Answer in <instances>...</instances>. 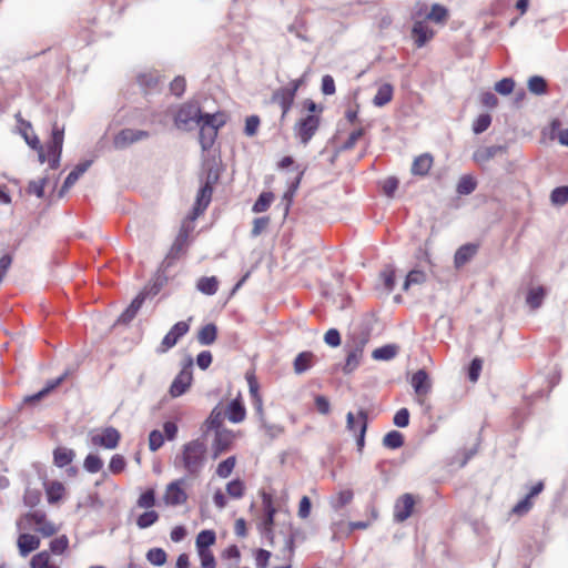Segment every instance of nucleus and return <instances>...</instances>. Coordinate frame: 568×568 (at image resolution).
<instances>
[{"instance_id":"nucleus-1","label":"nucleus","mask_w":568,"mask_h":568,"mask_svg":"<svg viewBox=\"0 0 568 568\" xmlns=\"http://www.w3.org/2000/svg\"><path fill=\"white\" fill-rule=\"evenodd\" d=\"M209 460L207 440L197 437L184 443L173 459V466L190 477H199Z\"/></svg>"},{"instance_id":"nucleus-2","label":"nucleus","mask_w":568,"mask_h":568,"mask_svg":"<svg viewBox=\"0 0 568 568\" xmlns=\"http://www.w3.org/2000/svg\"><path fill=\"white\" fill-rule=\"evenodd\" d=\"M19 530L34 529L43 537H50L58 531V527L48 519L43 510L36 509L22 515L17 520Z\"/></svg>"},{"instance_id":"nucleus-3","label":"nucleus","mask_w":568,"mask_h":568,"mask_svg":"<svg viewBox=\"0 0 568 568\" xmlns=\"http://www.w3.org/2000/svg\"><path fill=\"white\" fill-rule=\"evenodd\" d=\"M204 120L202 121L200 126V143L204 151L209 150L216 136L217 130L220 126L224 124L223 115L220 113H204Z\"/></svg>"},{"instance_id":"nucleus-4","label":"nucleus","mask_w":568,"mask_h":568,"mask_svg":"<svg viewBox=\"0 0 568 568\" xmlns=\"http://www.w3.org/2000/svg\"><path fill=\"white\" fill-rule=\"evenodd\" d=\"M203 118L204 114L196 103H185L179 109L174 122L179 129H189L190 124H201Z\"/></svg>"},{"instance_id":"nucleus-5","label":"nucleus","mask_w":568,"mask_h":568,"mask_svg":"<svg viewBox=\"0 0 568 568\" xmlns=\"http://www.w3.org/2000/svg\"><path fill=\"white\" fill-rule=\"evenodd\" d=\"M321 123L320 115L308 114L295 124V134L303 144H307Z\"/></svg>"},{"instance_id":"nucleus-6","label":"nucleus","mask_w":568,"mask_h":568,"mask_svg":"<svg viewBox=\"0 0 568 568\" xmlns=\"http://www.w3.org/2000/svg\"><path fill=\"white\" fill-rule=\"evenodd\" d=\"M183 478L173 480L170 484H168L162 497L166 506H180L186 503L187 494L183 488Z\"/></svg>"},{"instance_id":"nucleus-7","label":"nucleus","mask_w":568,"mask_h":568,"mask_svg":"<svg viewBox=\"0 0 568 568\" xmlns=\"http://www.w3.org/2000/svg\"><path fill=\"white\" fill-rule=\"evenodd\" d=\"M190 329V325L186 322H178L172 326L169 333L163 337L158 353L163 354L176 345L179 339L184 336Z\"/></svg>"},{"instance_id":"nucleus-8","label":"nucleus","mask_w":568,"mask_h":568,"mask_svg":"<svg viewBox=\"0 0 568 568\" xmlns=\"http://www.w3.org/2000/svg\"><path fill=\"white\" fill-rule=\"evenodd\" d=\"M410 385L417 396L419 404H423L425 397L430 393L432 379L425 369H418L410 379Z\"/></svg>"},{"instance_id":"nucleus-9","label":"nucleus","mask_w":568,"mask_h":568,"mask_svg":"<svg viewBox=\"0 0 568 568\" xmlns=\"http://www.w3.org/2000/svg\"><path fill=\"white\" fill-rule=\"evenodd\" d=\"M191 366L192 363L183 367L172 382L169 390L172 397L183 395L191 386L193 379Z\"/></svg>"},{"instance_id":"nucleus-10","label":"nucleus","mask_w":568,"mask_h":568,"mask_svg":"<svg viewBox=\"0 0 568 568\" xmlns=\"http://www.w3.org/2000/svg\"><path fill=\"white\" fill-rule=\"evenodd\" d=\"M149 136V132L143 130L123 129L113 139L115 149H125L134 142L141 141Z\"/></svg>"},{"instance_id":"nucleus-11","label":"nucleus","mask_w":568,"mask_h":568,"mask_svg":"<svg viewBox=\"0 0 568 568\" xmlns=\"http://www.w3.org/2000/svg\"><path fill=\"white\" fill-rule=\"evenodd\" d=\"M121 435L118 429L106 427L101 433L91 436V443L94 446L104 447L106 449H114L120 442Z\"/></svg>"},{"instance_id":"nucleus-12","label":"nucleus","mask_w":568,"mask_h":568,"mask_svg":"<svg viewBox=\"0 0 568 568\" xmlns=\"http://www.w3.org/2000/svg\"><path fill=\"white\" fill-rule=\"evenodd\" d=\"M415 499L410 494L400 496L394 506V519L397 523L405 521L413 513Z\"/></svg>"},{"instance_id":"nucleus-13","label":"nucleus","mask_w":568,"mask_h":568,"mask_svg":"<svg viewBox=\"0 0 568 568\" xmlns=\"http://www.w3.org/2000/svg\"><path fill=\"white\" fill-rule=\"evenodd\" d=\"M225 417L231 423H235V424L241 423L245 419L246 409L243 404L241 394H239L234 399H232L230 402V404L227 405V407L225 409Z\"/></svg>"},{"instance_id":"nucleus-14","label":"nucleus","mask_w":568,"mask_h":568,"mask_svg":"<svg viewBox=\"0 0 568 568\" xmlns=\"http://www.w3.org/2000/svg\"><path fill=\"white\" fill-rule=\"evenodd\" d=\"M192 231L193 227L189 223L182 224L180 232L170 250V255L172 257H178L181 253L185 252L189 245V236Z\"/></svg>"},{"instance_id":"nucleus-15","label":"nucleus","mask_w":568,"mask_h":568,"mask_svg":"<svg viewBox=\"0 0 568 568\" xmlns=\"http://www.w3.org/2000/svg\"><path fill=\"white\" fill-rule=\"evenodd\" d=\"M367 343V338L361 337L358 341L355 342V345L352 351H349L346 363L344 366L345 373L353 372L361 363L362 356H363V349Z\"/></svg>"},{"instance_id":"nucleus-16","label":"nucleus","mask_w":568,"mask_h":568,"mask_svg":"<svg viewBox=\"0 0 568 568\" xmlns=\"http://www.w3.org/2000/svg\"><path fill=\"white\" fill-rule=\"evenodd\" d=\"M234 440V434L229 429H217L213 443V454L216 458L220 454L230 449Z\"/></svg>"},{"instance_id":"nucleus-17","label":"nucleus","mask_w":568,"mask_h":568,"mask_svg":"<svg viewBox=\"0 0 568 568\" xmlns=\"http://www.w3.org/2000/svg\"><path fill=\"white\" fill-rule=\"evenodd\" d=\"M295 95L293 90L280 88L272 95V101L277 103L282 109V118H284L293 105Z\"/></svg>"},{"instance_id":"nucleus-18","label":"nucleus","mask_w":568,"mask_h":568,"mask_svg":"<svg viewBox=\"0 0 568 568\" xmlns=\"http://www.w3.org/2000/svg\"><path fill=\"white\" fill-rule=\"evenodd\" d=\"M412 34L415 44L422 48L434 37V31L428 27L425 21H416L413 26Z\"/></svg>"},{"instance_id":"nucleus-19","label":"nucleus","mask_w":568,"mask_h":568,"mask_svg":"<svg viewBox=\"0 0 568 568\" xmlns=\"http://www.w3.org/2000/svg\"><path fill=\"white\" fill-rule=\"evenodd\" d=\"M212 196V187L206 182L199 191L196 196V203L193 210V215L191 220H195L203 211L207 207Z\"/></svg>"},{"instance_id":"nucleus-20","label":"nucleus","mask_w":568,"mask_h":568,"mask_svg":"<svg viewBox=\"0 0 568 568\" xmlns=\"http://www.w3.org/2000/svg\"><path fill=\"white\" fill-rule=\"evenodd\" d=\"M64 139V129H60L57 124L52 128V136L47 145L48 156L61 155Z\"/></svg>"},{"instance_id":"nucleus-21","label":"nucleus","mask_w":568,"mask_h":568,"mask_svg":"<svg viewBox=\"0 0 568 568\" xmlns=\"http://www.w3.org/2000/svg\"><path fill=\"white\" fill-rule=\"evenodd\" d=\"M19 554L22 557H27L31 551L36 550L40 546V539L31 534H21L17 540Z\"/></svg>"},{"instance_id":"nucleus-22","label":"nucleus","mask_w":568,"mask_h":568,"mask_svg":"<svg viewBox=\"0 0 568 568\" xmlns=\"http://www.w3.org/2000/svg\"><path fill=\"white\" fill-rule=\"evenodd\" d=\"M505 150L501 145L480 146L474 152L473 160L478 164H485Z\"/></svg>"},{"instance_id":"nucleus-23","label":"nucleus","mask_w":568,"mask_h":568,"mask_svg":"<svg viewBox=\"0 0 568 568\" xmlns=\"http://www.w3.org/2000/svg\"><path fill=\"white\" fill-rule=\"evenodd\" d=\"M91 165V162L90 161H85L83 163H80L75 166V169L73 171H71L69 173V175L67 176L61 190H60V196H63V194L65 192H68V190L74 185V183L79 180V178L89 169V166Z\"/></svg>"},{"instance_id":"nucleus-24","label":"nucleus","mask_w":568,"mask_h":568,"mask_svg":"<svg viewBox=\"0 0 568 568\" xmlns=\"http://www.w3.org/2000/svg\"><path fill=\"white\" fill-rule=\"evenodd\" d=\"M477 252V246L473 244H465L460 246L454 256V263L457 268L469 262Z\"/></svg>"},{"instance_id":"nucleus-25","label":"nucleus","mask_w":568,"mask_h":568,"mask_svg":"<svg viewBox=\"0 0 568 568\" xmlns=\"http://www.w3.org/2000/svg\"><path fill=\"white\" fill-rule=\"evenodd\" d=\"M433 165V156L428 153L417 156L412 165V173L414 175H426Z\"/></svg>"},{"instance_id":"nucleus-26","label":"nucleus","mask_w":568,"mask_h":568,"mask_svg":"<svg viewBox=\"0 0 568 568\" xmlns=\"http://www.w3.org/2000/svg\"><path fill=\"white\" fill-rule=\"evenodd\" d=\"M314 364V354L312 352H302L294 359V372L303 374Z\"/></svg>"},{"instance_id":"nucleus-27","label":"nucleus","mask_w":568,"mask_h":568,"mask_svg":"<svg viewBox=\"0 0 568 568\" xmlns=\"http://www.w3.org/2000/svg\"><path fill=\"white\" fill-rule=\"evenodd\" d=\"M393 94H394V88L392 84L389 83H384L382 84L374 99H373V103L375 106H384L386 105L387 103H389L393 99Z\"/></svg>"},{"instance_id":"nucleus-28","label":"nucleus","mask_w":568,"mask_h":568,"mask_svg":"<svg viewBox=\"0 0 568 568\" xmlns=\"http://www.w3.org/2000/svg\"><path fill=\"white\" fill-rule=\"evenodd\" d=\"M196 288L205 295H214L219 288V280L216 276L201 277L196 283Z\"/></svg>"},{"instance_id":"nucleus-29","label":"nucleus","mask_w":568,"mask_h":568,"mask_svg":"<svg viewBox=\"0 0 568 568\" xmlns=\"http://www.w3.org/2000/svg\"><path fill=\"white\" fill-rule=\"evenodd\" d=\"M217 336V327L210 323L203 326L197 333V341L202 345H211Z\"/></svg>"},{"instance_id":"nucleus-30","label":"nucleus","mask_w":568,"mask_h":568,"mask_svg":"<svg viewBox=\"0 0 568 568\" xmlns=\"http://www.w3.org/2000/svg\"><path fill=\"white\" fill-rule=\"evenodd\" d=\"M215 540H216V535L213 530H209V529L202 530L196 536L195 545H196L197 551L210 550L209 547L214 545Z\"/></svg>"},{"instance_id":"nucleus-31","label":"nucleus","mask_w":568,"mask_h":568,"mask_svg":"<svg viewBox=\"0 0 568 568\" xmlns=\"http://www.w3.org/2000/svg\"><path fill=\"white\" fill-rule=\"evenodd\" d=\"M64 376L65 375H62V376L58 377L57 379H53V381L49 382L47 384V386L43 389H41L40 392H38L37 394L27 396L24 398V403H37V402H39L40 399L45 397L51 390H53L55 387H58L63 382Z\"/></svg>"},{"instance_id":"nucleus-32","label":"nucleus","mask_w":568,"mask_h":568,"mask_svg":"<svg viewBox=\"0 0 568 568\" xmlns=\"http://www.w3.org/2000/svg\"><path fill=\"white\" fill-rule=\"evenodd\" d=\"M54 464L58 467H64L69 465L74 458V452L65 447H59L53 453Z\"/></svg>"},{"instance_id":"nucleus-33","label":"nucleus","mask_w":568,"mask_h":568,"mask_svg":"<svg viewBox=\"0 0 568 568\" xmlns=\"http://www.w3.org/2000/svg\"><path fill=\"white\" fill-rule=\"evenodd\" d=\"M31 568H60L55 564L51 561L50 555L48 551H41L34 555L30 561Z\"/></svg>"},{"instance_id":"nucleus-34","label":"nucleus","mask_w":568,"mask_h":568,"mask_svg":"<svg viewBox=\"0 0 568 568\" xmlns=\"http://www.w3.org/2000/svg\"><path fill=\"white\" fill-rule=\"evenodd\" d=\"M49 504H55L64 494V486L60 481H52L45 489Z\"/></svg>"},{"instance_id":"nucleus-35","label":"nucleus","mask_w":568,"mask_h":568,"mask_svg":"<svg viewBox=\"0 0 568 568\" xmlns=\"http://www.w3.org/2000/svg\"><path fill=\"white\" fill-rule=\"evenodd\" d=\"M545 295L546 291L544 287L531 288L527 294L526 302L532 310H536L542 304Z\"/></svg>"},{"instance_id":"nucleus-36","label":"nucleus","mask_w":568,"mask_h":568,"mask_svg":"<svg viewBox=\"0 0 568 568\" xmlns=\"http://www.w3.org/2000/svg\"><path fill=\"white\" fill-rule=\"evenodd\" d=\"M404 444V436L397 430L388 432L383 438V445L390 449H397Z\"/></svg>"},{"instance_id":"nucleus-37","label":"nucleus","mask_w":568,"mask_h":568,"mask_svg":"<svg viewBox=\"0 0 568 568\" xmlns=\"http://www.w3.org/2000/svg\"><path fill=\"white\" fill-rule=\"evenodd\" d=\"M477 183L470 175H463L457 184V193L460 195H468L475 191Z\"/></svg>"},{"instance_id":"nucleus-38","label":"nucleus","mask_w":568,"mask_h":568,"mask_svg":"<svg viewBox=\"0 0 568 568\" xmlns=\"http://www.w3.org/2000/svg\"><path fill=\"white\" fill-rule=\"evenodd\" d=\"M397 351L398 348L395 345H385L376 348L372 356L376 361H389L396 356Z\"/></svg>"},{"instance_id":"nucleus-39","label":"nucleus","mask_w":568,"mask_h":568,"mask_svg":"<svg viewBox=\"0 0 568 568\" xmlns=\"http://www.w3.org/2000/svg\"><path fill=\"white\" fill-rule=\"evenodd\" d=\"M245 489H246V487H245L244 481L239 478L231 480L226 485L227 495L231 498H235V499L242 498L245 494Z\"/></svg>"},{"instance_id":"nucleus-40","label":"nucleus","mask_w":568,"mask_h":568,"mask_svg":"<svg viewBox=\"0 0 568 568\" xmlns=\"http://www.w3.org/2000/svg\"><path fill=\"white\" fill-rule=\"evenodd\" d=\"M448 18V10L442 4L435 3L432 6L430 12L427 14V19L436 23H444Z\"/></svg>"},{"instance_id":"nucleus-41","label":"nucleus","mask_w":568,"mask_h":568,"mask_svg":"<svg viewBox=\"0 0 568 568\" xmlns=\"http://www.w3.org/2000/svg\"><path fill=\"white\" fill-rule=\"evenodd\" d=\"M235 464H236L235 456L227 457L226 459H224L223 462H221L217 465L216 470H215L216 475L221 478H227L232 474V471L235 467Z\"/></svg>"},{"instance_id":"nucleus-42","label":"nucleus","mask_w":568,"mask_h":568,"mask_svg":"<svg viewBox=\"0 0 568 568\" xmlns=\"http://www.w3.org/2000/svg\"><path fill=\"white\" fill-rule=\"evenodd\" d=\"M353 491L351 489L341 490L331 501L335 509H341L353 500Z\"/></svg>"},{"instance_id":"nucleus-43","label":"nucleus","mask_w":568,"mask_h":568,"mask_svg":"<svg viewBox=\"0 0 568 568\" xmlns=\"http://www.w3.org/2000/svg\"><path fill=\"white\" fill-rule=\"evenodd\" d=\"M159 514L155 510H148L141 514L136 519V525L141 529H145L156 523Z\"/></svg>"},{"instance_id":"nucleus-44","label":"nucleus","mask_w":568,"mask_h":568,"mask_svg":"<svg viewBox=\"0 0 568 568\" xmlns=\"http://www.w3.org/2000/svg\"><path fill=\"white\" fill-rule=\"evenodd\" d=\"M146 559L154 566H163L166 562V552L162 548H152L146 552Z\"/></svg>"},{"instance_id":"nucleus-45","label":"nucleus","mask_w":568,"mask_h":568,"mask_svg":"<svg viewBox=\"0 0 568 568\" xmlns=\"http://www.w3.org/2000/svg\"><path fill=\"white\" fill-rule=\"evenodd\" d=\"M273 199L274 195L271 192L262 193L253 205V212H265L270 207Z\"/></svg>"},{"instance_id":"nucleus-46","label":"nucleus","mask_w":568,"mask_h":568,"mask_svg":"<svg viewBox=\"0 0 568 568\" xmlns=\"http://www.w3.org/2000/svg\"><path fill=\"white\" fill-rule=\"evenodd\" d=\"M528 89L531 93L544 94L547 90V83L544 78L534 75L528 80Z\"/></svg>"},{"instance_id":"nucleus-47","label":"nucleus","mask_w":568,"mask_h":568,"mask_svg":"<svg viewBox=\"0 0 568 568\" xmlns=\"http://www.w3.org/2000/svg\"><path fill=\"white\" fill-rule=\"evenodd\" d=\"M426 281V274L419 270L410 271L404 282L403 288L407 291L413 284H422Z\"/></svg>"},{"instance_id":"nucleus-48","label":"nucleus","mask_w":568,"mask_h":568,"mask_svg":"<svg viewBox=\"0 0 568 568\" xmlns=\"http://www.w3.org/2000/svg\"><path fill=\"white\" fill-rule=\"evenodd\" d=\"M85 470L95 474L102 469L103 463L98 455L89 454L83 463Z\"/></svg>"},{"instance_id":"nucleus-49","label":"nucleus","mask_w":568,"mask_h":568,"mask_svg":"<svg viewBox=\"0 0 568 568\" xmlns=\"http://www.w3.org/2000/svg\"><path fill=\"white\" fill-rule=\"evenodd\" d=\"M69 547V539L65 535L59 536L50 542V551L54 555H62Z\"/></svg>"},{"instance_id":"nucleus-50","label":"nucleus","mask_w":568,"mask_h":568,"mask_svg":"<svg viewBox=\"0 0 568 568\" xmlns=\"http://www.w3.org/2000/svg\"><path fill=\"white\" fill-rule=\"evenodd\" d=\"M245 379L248 384V392H250L251 398H254L256 396H262L260 393V384L257 382L255 372L253 369H250L245 373Z\"/></svg>"},{"instance_id":"nucleus-51","label":"nucleus","mask_w":568,"mask_h":568,"mask_svg":"<svg viewBox=\"0 0 568 568\" xmlns=\"http://www.w3.org/2000/svg\"><path fill=\"white\" fill-rule=\"evenodd\" d=\"M552 204L562 205L568 202V186H558L550 194Z\"/></svg>"},{"instance_id":"nucleus-52","label":"nucleus","mask_w":568,"mask_h":568,"mask_svg":"<svg viewBox=\"0 0 568 568\" xmlns=\"http://www.w3.org/2000/svg\"><path fill=\"white\" fill-rule=\"evenodd\" d=\"M491 124V116L489 114H480L473 123V131L480 134L486 131Z\"/></svg>"},{"instance_id":"nucleus-53","label":"nucleus","mask_w":568,"mask_h":568,"mask_svg":"<svg viewBox=\"0 0 568 568\" xmlns=\"http://www.w3.org/2000/svg\"><path fill=\"white\" fill-rule=\"evenodd\" d=\"M264 505H265V509H266V517L263 520V528H264L265 534L271 535L275 509L272 507L270 499L264 500Z\"/></svg>"},{"instance_id":"nucleus-54","label":"nucleus","mask_w":568,"mask_h":568,"mask_svg":"<svg viewBox=\"0 0 568 568\" xmlns=\"http://www.w3.org/2000/svg\"><path fill=\"white\" fill-rule=\"evenodd\" d=\"M358 416H359V430H358L359 434L357 437V446H358V449L362 450V448L364 447V444H365V433L367 429V413L364 410H361L358 413Z\"/></svg>"},{"instance_id":"nucleus-55","label":"nucleus","mask_w":568,"mask_h":568,"mask_svg":"<svg viewBox=\"0 0 568 568\" xmlns=\"http://www.w3.org/2000/svg\"><path fill=\"white\" fill-rule=\"evenodd\" d=\"M136 505L140 508H152L155 505V493L153 489H148L138 499Z\"/></svg>"},{"instance_id":"nucleus-56","label":"nucleus","mask_w":568,"mask_h":568,"mask_svg":"<svg viewBox=\"0 0 568 568\" xmlns=\"http://www.w3.org/2000/svg\"><path fill=\"white\" fill-rule=\"evenodd\" d=\"M164 444V436L163 434L154 429L149 435V448L151 452H156L159 448H161Z\"/></svg>"},{"instance_id":"nucleus-57","label":"nucleus","mask_w":568,"mask_h":568,"mask_svg":"<svg viewBox=\"0 0 568 568\" xmlns=\"http://www.w3.org/2000/svg\"><path fill=\"white\" fill-rule=\"evenodd\" d=\"M515 88V82L511 78H504L495 84V90L503 95L510 94Z\"/></svg>"},{"instance_id":"nucleus-58","label":"nucleus","mask_w":568,"mask_h":568,"mask_svg":"<svg viewBox=\"0 0 568 568\" xmlns=\"http://www.w3.org/2000/svg\"><path fill=\"white\" fill-rule=\"evenodd\" d=\"M381 276L383 278L384 285L387 290V292H392L395 286V271L393 267L388 266L386 267L382 273Z\"/></svg>"},{"instance_id":"nucleus-59","label":"nucleus","mask_w":568,"mask_h":568,"mask_svg":"<svg viewBox=\"0 0 568 568\" xmlns=\"http://www.w3.org/2000/svg\"><path fill=\"white\" fill-rule=\"evenodd\" d=\"M260 126V118L257 115H250L246 118L244 132L247 136L256 134Z\"/></svg>"},{"instance_id":"nucleus-60","label":"nucleus","mask_w":568,"mask_h":568,"mask_svg":"<svg viewBox=\"0 0 568 568\" xmlns=\"http://www.w3.org/2000/svg\"><path fill=\"white\" fill-rule=\"evenodd\" d=\"M47 178L39 179L37 181H31L28 186V192L37 195L38 197H42L44 193V185L47 184Z\"/></svg>"},{"instance_id":"nucleus-61","label":"nucleus","mask_w":568,"mask_h":568,"mask_svg":"<svg viewBox=\"0 0 568 568\" xmlns=\"http://www.w3.org/2000/svg\"><path fill=\"white\" fill-rule=\"evenodd\" d=\"M258 422L261 424V428L271 438L278 436L283 430L281 426L267 423L265 417H263V420H258Z\"/></svg>"},{"instance_id":"nucleus-62","label":"nucleus","mask_w":568,"mask_h":568,"mask_svg":"<svg viewBox=\"0 0 568 568\" xmlns=\"http://www.w3.org/2000/svg\"><path fill=\"white\" fill-rule=\"evenodd\" d=\"M202 568H215V557L211 550L197 551Z\"/></svg>"},{"instance_id":"nucleus-63","label":"nucleus","mask_w":568,"mask_h":568,"mask_svg":"<svg viewBox=\"0 0 568 568\" xmlns=\"http://www.w3.org/2000/svg\"><path fill=\"white\" fill-rule=\"evenodd\" d=\"M125 465L126 463L123 456L114 455L110 460L109 469L113 474H119L125 468Z\"/></svg>"},{"instance_id":"nucleus-64","label":"nucleus","mask_w":568,"mask_h":568,"mask_svg":"<svg viewBox=\"0 0 568 568\" xmlns=\"http://www.w3.org/2000/svg\"><path fill=\"white\" fill-rule=\"evenodd\" d=\"M483 362L480 358H474L469 366L468 377L469 381L475 383L478 381L479 374L481 372Z\"/></svg>"}]
</instances>
